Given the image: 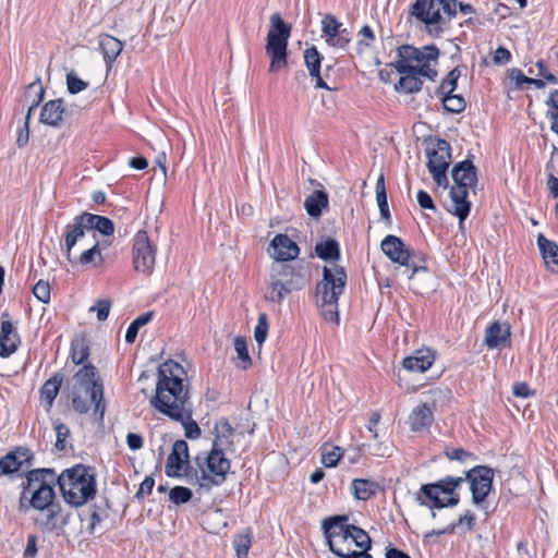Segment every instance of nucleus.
<instances>
[{
  "label": "nucleus",
  "mask_w": 558,
  "mask_h": 558,
  "mask_svg": "<svg viewBox=\"0 0 558 558\" xmlns=\"http://www.w3.org/2000/svg\"><path fill=\"white\" fill-rule=\"evenodd\" d=\"M190 399V383L184 367L173 360L161 363L150 407L175 422H184L193 412Z\"/></svg>",
  "instance_id": "nucleus-1"
},
{
  "label": "nucleus",
  "mask_w": 558,
  "mask_h": 558,
  "mask_svg": "<svg viewBox=\"0 0 558 558\" xmlns=\"http://www.w3.org/2000/svg\"><path fill=\"white\" fill-rule=\"evenodd\" d=\"M56 483L57 474L52 469H35L27 472L19 499L20 511L27 512L29 509L38 511L54 505Z\"/></svg>",
  "instance_id": "nucleus-2"
},
{
  "label": "nucleus",
  "mask_w": 558,
  "mask_h": 558,
  "mask_svg": "<svg viewBox=\"0 0 558 558\" xmlns=\"http://www.w3.org/2000/svg\"><path fill=\"white\" fill-rule=\"evenodd\" d=\"M217 435L213 448L202 466V486L221 485L230 470V461L225 457V451L231 446L230 436L233 434L231 425L227 421L219 422L215 427Z\"/></svg>",
  "instance_id": "nucleus-3"
},
{
  "label": "nucleus",
  "mask_w": 558,
  "mask_h": 558,
  "mask_svg": "<svg viewBox=\"0 0 558 558\" xmlns=\"http://www.w3.org/2000/svg\"><path fill=\"white\" fill-rule=\"evenodd\" d=\"M62 496L71 506L78 507L94 498L96 494V478L93 470L77 464L63 471L57 476Z\"/></svg>",
  "instance_id": "nucleus-4"
},
{
  "label": "nucleus",
  "mask_w": 558,
  "mask_h": 558,
  "mask_svg": "<svg viewBox=\"0 0 558 558\" xmlns=\"http://www.w3.org/2000/svg\"><path fill=\"white\" fill-rule=\"evenodd\" d=\"M307 282L308 277L303 272L302 267L274 263L266 279L264 298L266 301L281 304L286 295L302 290Z\"/></svg>",
  "instance_id": "nucleus-5"
},
{
  "label": "nucleus",
  "mask_w": 558,
  "mask_h": 558,
  "mask_svg": "<svg viewBox=\"0 0 558 558\" xmlns=\"http://www.w3.org/2000/svg\"><path fill=\"white\" fill-rule=\"evenodd\" d=\"M439 49L435 45L416 48L410 45L400 46L393 62L398 73L415 72L424 78L435 81L438 75Z\"/></svg>",
  "instance_id": "nucleus-6"
},
{
  "label": "nucleus",
  "mask_w": 558,
  "mask_h": 558,
  "mask_svg": "<svg viewBox=\"0 0 558 558\" xmlns=\"http://www.w3.org/2000/svg\"><path fill=\"white\" fill-rule=\"evenodd\" d=\"M453 186L450 190L451 207L449 213L459 218V225L463 221L471 210V202L468 199L469 191L476 185V168L470 160L457 163L452 169Z\"/></svg>",
  "instance_id": "nucleus-7"
},
{
  "label": "nucleus",
  "mask_w": 558,
  "mask_h": 558,
  "mask_svg": "<svg viewBox=\"0 0 558 558\" xmlns=\"http://www.w3.org/2000/svg\"><path fill=\"white\" fill-rule=\"evenodd\" d=\"M456 13L457 0H416L411 8V14L433 35L442 33Z\"/></svg>",
  "instance_id": "nucleus-8"
},
{
  "label": "nucleus",
  "mask_w": 558,
  "mask_h": 558,
  "mask_svg": "<svg viewBox=\"0 0 558 558\" xmlns=\"http://www.w3.org/2000/svg\"><path fill=\"white\" fill-rule=\"evenodd\" d=\"M463 482V477L447 476L436 483L424 484L416 493L415 500L429 509L453 507L460 500L454 490Z\"/></svg>",
  "instance_id": "nucleus-9"
},
{
  "label": "nucleus",
  "mask_w": 558,
  "mask_h": 558,
  "mask_svg": "<svg viewBox=\"0 0 558 558\" xmlns=\"http://www.w3.org/2000/svg\"><path fill=\"white\" fill-rule=\"evenodd\" d=\"M290 36L291 25L286 24L278 12L271 14L265 47L266 53L270 58V72H279L287 66V48Z\"/></svg>",
  "instance_id": "nucleus-10"
},
{
  "label": "nucleus",
  "mask_w": 558,
  "mask_h": 558,
  "mask_svg": "<svg viewBox=\"0 0 558 558\" xmlns=\"http://www.w3.org/2000/svg\"><path fill=\"white\" fill-rule=\"evenodd\" d=\"M347 284V272L343 267L333 265L323 268V280L316 286V296L322 305H335L343 293Z\"/></svg>",
  "instance_id": "nucleus-11"
},
{
  "label": "nucleus",
  "mask_w": 558,
  "mask_h": 558,
  "mask_svg": "<svg viewBox=\"0 0 558 558\" xmlns=\"http://www.w3.org/2000/svg\"><path fill=\"white\" fill-rule=\"evenodd\" d=\"M348 521V517H332L324 521L323 527L328 541L330 550L341 558H354L357 550L352 549V543L347 535L343 523Z\"/></svg>",
  "instance_id": "nucleus-12"
},
{
  "label": "nucleus",
  "mask_w": 558,
  "mask_h": 558,
  "mask_svg": "<svg viewBox=\"0 0 558 558\" xmlns=\"http://www.w3.org/2000/svg\"><path fill=\"white\" fill-rule=\"evenodd\" d=\"M74 379L90 397V401L94 403L95 413H98L100 417H102L106 410V403L104 399V385L98 376L97 368L92 364L84 365L74 375Z\"/></svg>",
  "instance_id": "nucleus-13"
},
{
  "label": "nucleus",
  "mask_w": 558,
  "mask_h": 558,
  "mask_svg": "<svg viewBox=\"0 0 558 558\" xmlns=\"http://www.w3.org/2000/svg\"><path fill=\"white\" fill-rule=\"evenodd\" d=\"M133 267L137 272L150 275L156 263V245L144 230H140L133 238L132 247Z\"/></svg>",
  "instance_id": "nucleus-14"
},
{
  "label": "nucleus",
  "mask_w": 558,
  "mask_h": 558,
  "mask_svg": "<svg viewBox=\"0 0 558 558\" xmlns=\"http://www.w3.org/2000/svg\"><path fill=\"white\" fill-rule=\"evenodd\" d=\"M427 168L438 186H448L447 169L451 161L450 145L445 140H438L433 147L427 148Z\"/></svg>",
  "instance_id": "nucleus-15"
},
{
  "label": "nucleus",
  "mask_w": 558,
  "mask_h": 558,
  "mask_svg": "<svg viewBox=\"0 0 558 558\" xmlns=\"http://www.w3.org/2000/svg\"><path fill=\"white\" fill-rule=\"evenodd\" d=\"M470 482L472 501L478 508L486 510V497L493 488L494 471L485 465H477L466 472Z\"/></svg>",
  "instance_id": "nucleus-16"
},
{
  "label": "nucleus",
  "mask_w": 558,
  "mask_h": 558,
  "mask_svg": "<svg viewBox=\"0 0 558 558\" xmlns=\"http://www.w3.org/2000/svg\"><path fill=\"white\" fill-rule=\"evenodd\" d=\"M33 460L34 454L29 449L17 447L0 459V475L27 474Z\"/></svg>",
  "instance_id": "nucleus-17"
},
{
  "label": "nucleus",
  "mask_w": 558,
  "mask_h": 558,
  "mask_svg": "<svg viewBox=\"0 0 558 558\" xmlns=\"http://www.w3.org/2000/svg\"><path fill=\"white\" fill-rule=\"evenodd\" d=\"M21 343L16 326L9 319L7 312L1 315L0 324V356L9 357L13 354Z\"/></svg>",
  "instance_id": "nucleus-18"
},
{
  "label": "nucleus",
  "mask_w": 558,
  "mask_h": 558,
  "mask_svg": "<svg viewBox=\"0 0 558 558\" xmlns=\"http://www.w3.org/2000/svg\"><path fill=\"white\" fill-rule=\"evenodd\" d=\"M342 24L337 19L327 14L322 21L323 37L333 47L344 48L350 41V33L345 28H341Z\"/></svg>",
  "instance_id": "nucleus-19"
},
{
  "label": "nucleus",
  "mask_w": 558,
  "mask_h": 558,
  "mask_svg": "<svg viewBox=\"0 0 558 558\" xmlns=\"http://www.w3.org/2000/svg\"><path fill=\"white\" fill-rule=\"evenodd\" d=\"M383 253L392 262L408 266L411 257L409 247L396 235H387L380 243Z\"/></svg>",
  "instance_id": "nucleus-20"
},
{
  "label": "nucleus",
  "mask_w": 558,
  "mask_h": 558,
  "mask_svg": "<svg viewBox=\"0 0 558 558\" xmlns=\"http://www.w3.org/2000/svg\"><path fill=\"white\" fill-rule=\"evenodd\" d=\"M270 256L282 263L295 259L300 254L298 244L287 234H277L270 243Z\"/></svg>",
  "instance_id": "nucleus-21"
},
{
  "label": "nucleus",
  "mask_w": 558,
  "mask_h": 558,
  "mask_svg": "<svg viewBox=\"0 0 558 558\" xmlns=\"http://www.w3.org/2000/svg\"><path fill=\"white\" fill-rule=\"evenodd\" d=\"M189 463V446L185 440H177L168 456L165 472L170 477L181 475V471Z\"/></svg>",
  "instance_id": "nucleus-22"
},
{
  "label": "nucleus",
  "mask_w": 558,
  "mask_h": 558,
  "mask_svg": "<svg viewBox=\"0 0 558 558\" xmlns=\"http://www.w3.org/2000/svg\"><path fill=\"white\" fill-rule=\"evenodd\" d=\"M86 225L81 220V215L74 217L73 221L64 229V253L66 259L73 264L72 250L76 243L85 235Z\"/></svg>",
  "instance_id": "nucleus-23"
},
{
  "label": "nucleus",
  "mask_w": 558,
  "mask_h": 558,
  "mask_svg": "<svg viewBox=\"0 0 558 558\" xmlns=\"http://www.w3.org/2000/svg\"><path fill=\"white\" fill-rule=\"evenodd\" d=\"M65 111L66 109L62 99L49 100L41 108L39 121L44 124L59 128L63 122Z\"/></svg>",
  "instance_id": "nucleus-24"
},
{
  "label": "nucleus",
  "mask_w": 558,
  "mask_h": 558,
  "mask_svg": "<svg viewBox=\"0 0 558 558\" xmlns=\"http://www.w3.org/2000/svg\"><path fill=\"white\" fill-rule=\"evenodd\" d=\"M435 356L429 349H420L402 361V365L410 372L424 373L434 364Z\"/></svg>",
  "instance_id": "nucleus-25"
},
{
  "label": "nucleus",
  "mask_w": 558,
  "mask_h": 558,
  "mask_svg": "<svg viewBox=\"0 0 558 558\" xmlns=\"http://www.w3.org/2000/svg\"><path fill=\"white\" fill-rule=\"evenodd\" d=\"M434 421V408L426 403L416 405L409 416L410 427L413 432L428 428Z\"/></svg>",
  "instance_id": "nucleus-26"
},
{
  "label": "nucleus",
  "mask_w": 558,
  "mask_h": 558,
  "mask_svg": "<svg viewBox=\"0 0 558 558\" xmlns=\"http://www.w3.org/2000/svg\"><path fill=\"white\" fill-rule=\"evenodd\" d=\"M304 61L310 75L315 78V87L329 89L320 75L322 56L316 47L313 46L304 51Z\"/></svg>",
  "instance_id": "nucleus-27"
},
{
  "label": "nucleus",
  "mask_w": 558,
  "mask_h": 558,
  "mask_svg": "<svg viewBox=\"0 0 558 558\" xmlns=\"http://www.w3.org/2000/svg\"><path fill=\"white\" fill-rule=\"evenodd\" d=\"M509 337L510 328L508 325L494 323L486 330L485 344L490 349L504 347L509 342Z\"/></svg>",
  "instance_id": "nucleus-28"
},
{
  "label": "nucleus",
  "mask_w": 558,
  "mask_h": 558,
  "mask_svg": "<svg viewBox=\"0 0 558 558\" xmlns=\"http://www.w3.org/2000/svg\"><path fill=\"white\" fill-rule=\"evenodd\" d=\"M99 47L107 65L110 68L123 49V44L118 38L101 34L99 36Z\"/></svg>",
  "instance_id": "nucleus-29"
},
{
  "label": "nucleus",
  "mask_w": 558,
  "mask_h": 558,
  "mask_svg": "<svg viewBox=\"0 0 558 558\" xmlns=\"http://www.w3.org/2000/svg\"><path fill=\"white\" fill-rule=\"evenodd\" d=\"M40 514L35 522L43 532H53L58 527L61 507L58 504L51 505L44 510H39Z\"/></svg>",
  "instance_id": "nucleus-30"
},
{
  "label": "nucleus",
  "mask_w": 558,
  "mask_h": 558,
  "mask_svg": "<svg viewBox=\"0 0 558 558\" xmlns=\"http://www.w3.org/2000/svg\"><path fill=\"white\" fill-rule=\"evenodd\" d=\"M81 220L85 222L87 230H96L102 235L109 236L114 232L112 220L105 216L83 213L81 214Z\"/></svg>",
  "instance_id": "nucleus-31"
},
{
  "label": "nucleus",
  "mask_w": 558,
  "mask_h": 558,
  "mask_svg": "<svg viewBox=\"0 0 558 558\" xmlns=\"http://www.w3.org/2000/svg\"><path fill=\"white\" fill-rule=\"evenodd\" d=\"M401 77L398 83L395 84V89L399 93L413 94L422 89L423 81L418 73L415 72H403L400 73Z\"/></svg>",
  "instance_id": "nucleus-32"
},
{
  "label": "nucleus",
  "mask_w": 558,
  "mask_h": 558,
  "mask_svg": "<svg viewBox=\"0 0 558 558\" xmlns=\"http://www.w3.org/2000/svg\"><path fill=\"white\" fill-rule=\"evenodd\" d=\"M328 206V195L324 191H314L305 198L304 207L311 217H319L323 208Z\"/></svg>",
  "instance_id": "nucleus-33"
},
{
  "label": "nucleus",
  "mask_w": 558,
  "mask_h": 558,
  "mask_svg": "<svg viewBox=\"0 0 558 558\" xmlns=\"http://www.w3.org/2000/svg\"><path fill=\"white\" fill-rule=\"evenodd\" d=\"M73 264L90 268L102 265L104 257L100 251V243L96 242L92 247L83 251L77 258H73Z\"/></svg>",
  "instance_id": "nucleus-34"
},
{
  "label": "nucleus",
  "mask_w": 558,
  "mask_h": 558,
  "mask_svg": "<svg viewBox=\"0 0 558 558\" xmlns=\"http://www.w3.org/2000/svg\"><path fill=\"white\" fill-rule=\"evenodd\" d=\"M343 527L345 530L347 535L351 539V543L355 545V547L360 548V551L367 553V550L371 548V537L369 535L362 529L348 524L347 522L343 523Z\"/></svg>",
  "instance_id": "nucleus-35"
},
{
  "label": "nucleus",
  "mask_w": 558,
  "mask_h": 558,
  "mask_svg": "<svg viewBox=\"0 0 558 558\" xmlns=\"http://www.w3.org/2000/svg\"><path fill=\"white\" fill-rule=\"evenodd\" d=\"M28 88L32 90V89H35L37 95H38V99L36 101H34L31 107L28 108V111H27V114L25 117V125H24V129L20 132L19 136H17V140H16V143L19 145V147H23L27 144L28 142V137H29V130H28V124H29V120H31V116L34 111V109L38 106V104L43 99V96H44V89L41 87V85H36V84H31L28 86Z\"/></svg>",
  "instance_id": "nucleus-36"
},
{
  "label": "nucleus",
  "mask_w": 558,
  "mask_h": 558,
  "mask_svg": "<svg viewBox=\"0 0 558 558\" xmlns=\"http://www.w3.org/2000/svg\"><path fill=\"white\" fill-rule=\"evenodd\" d=\"M352 489L356 499L368 500L376 494L378 484L374 481L356 478L352 482Z\"/></svg>",
  "instance_id": "nucleus-37"
},
{
  "label": "nucleus",
  "mask_w": 558,
  "mask_h": 558,
  "mask_svg": "<svg viewBox=\"0 0 558 558\" xmlns=\"http://www.w3.org/2000/svg\"><path fill=\"white\" fill-rule=\"evenodd\" d=\"M315 253L323 260L336 262L340 258L339 243L333 239L319 242L315 246Z\"/></svg>",
  "instance_id": "nucleus-38"
},
{
  "label": "nucleus",
  "mask_w": 558,
  "mask_h": 558,
  "mask_svg": "<svg viewBox=\"0 0 558 558\" xmlns=\"http://www.w3.org/2000/svg\"><path fill=\"white\" fill-rule=\"evenodd\" d=\"M537 245L546 264H558V245L555 242L538 234Z\"/></svg>",
  "instance_id": "nucleus-39"
},
{
  "label": "nucleus",
  "mask_w": 558,
  "mask_h": 558,
  "mask_svg": "<svg viewBox=\"0 0 558 558\" xmlns=\"http://www.w3.org/2000/svg\"><path fill=\"white\" fill-rule=\"evenodd\" d=\"M508 75H509L510 81L513 82L515 87L519 89H523L525 84L534 85L537 88H543L545 86V83L543 80L529 77V76L524 75L520 69L509 70Z\"/></svg>",
  "instance_id": "nucleus-40"
},
{
  "label": "nucleus",
  "mask_w": 558,
  "mask_h": 558,
  "mask_svg": "<svg viewBox=\"0 0 558 558\" xmlns=\"http://www.w3.org/2000/svg\"><path fill=\"white\" fill-rule=\"evenodd\" d=\"M61 384L62 377L59 375H54L43 385L40 393L43 399L46 400L49 405H51L53 400L56 399L61 387Z\"/></svg>",
  "instance_id": "nucleus-41"
},
{
  "label": "nucleus",
  "mask_w": 558,
  "mask_h": 558,
  "mask_svg": "<svg viewBox=\"0 0 558 558\" xmlns=\"http://www.w3.org/2000/svg\"><path fill=\"white\" fill-rule=\"evenodd\" d=\"M89 355V348L84 338H76L71 343V357L74 364H83Z\"/></svg>",
  "instance_id": "nucleus-42"
},
{
  "label": "nucleus",
  "mask_w": 558,
  "mask_h": 558,
  "mask_svg": "<svg viewBox=\"0 0 558 558\" xmlns=\"http://www.w3.org/2000/svg\"><path fill=\"white\" fill-rule=\"evenodd\" d=\"M441 101L446 111L460 113L465 109L466 102L461 95L453 93L441 95Z\"/></svg>",
  "instance_id": "nucleus-43"
},
{
  "label": "nucleus",
  "mask_w": 558,
  "mask_h": 558,
  "mask_svg": "<svg viewBox=\"0 0 558 558\" xmlns=\"http://www.w3.org/2000/svg\"><path fill=\"white\" fill-rule=\"evenodd\" d=\"M343 454V450L338 446L325 445L322 450V463L326 468H333L337 465Z\"/></svg>",
  "instance_id": "nucleus-44"
},
{
  "label": "nucleus",
  "mask_w": 558,
  "mask_h": 558,
  "mask_svg": "<svg viewBox=\"0 0 558 558\" xmlns=\"http://www.w3.org/2000/svg\"><path fill=\"white\" fill-rule=\"evenodd\" d=\"M153 318V313H144L140 315L136 319H134L131 325L128 327L126 333H125V341L128 343H133L136 339L137 332L140 328L147 325Z\"/></svg>",
  "instance_id": "nucleus-45"
},
{
  "label": "nucleus",
  "mask_w": 558,
  "mask_h": 558,
  "mask_svg": "<svg viewBox=\"0 0 558 558\" xmlns=\"http://www.w3.org/2000/svg\"><path fill=\"white\" fill-rule=\"evenodd\" d=\"M376 198H377V204H378L381 217L385 219H389L390 213H389L386 187H385V180H384L383 174L378 178L377 183H376Z\"/></svg>",
  "instance_id": "nucleus-46"
},
{
  "label": "nucleus",
  "mask_w": 558,
  "mask_h": 558,
  "mask_svg": "<svg viewBox=\"0 0 558 558\" xmlns=\"http://www.w3.org/2000/svg\"><path fill=\"white\" fill-rule=\"evenodd\" d=\"M252 544L250 532L236 534L233 538V547L238 558H246Z\"/></svg>",
  "instance_id": "nucleus-47"
},
{
  "label": "nucleus",
  "mask_w": 558,
  "mask_h": 558,
  "mask_svg": "<svg viewBox=\"0 0 558 558\" xmlns=\"http://www.w3.org/2000/svg\"><path fill=\"white\" fill-rule=\"evenodd\" d=\"M460 75H461V72L458 68H454L453 70H451L448 73V75L446 76V78L442 80V82L439 86L438 93L440 95L453 93L454 89L457 88V84H458V80H459Z\"/></svg>",
  "instance_id": "nucleus-48"
},
{
  "label": "nucleus",
  "mask_w": 558,
  "mask_h": 558,
  "mask_svg": "<svg viewBox=\"0 0 558 558\" xmlns=\"http://www.w3.org/2000/svg\"><path fill=\"white\" fill-rule=\"evenodd\" d=\"M234 349L238 353L239 360H241L240 367L246 369L252 364L251 356L248 354L247 344L244 338L236 337L234 339Z\"/></svg>",
  "instance_id": "nucleus-49"
},
{
  "label": "nucleus",
  "mask_w": 558,
  "mask_h": 558,
  "mask_svg": "<svg viewBox=\"0 0 558 558\" xmlns=\"http://www.w3.org/2000/svg\"><path fill=\"white\" fill-rule=\"evenodd\" d=\"M193 493L184 486H175L170 489L169 499L175 505L186 504L192 499Z\"/></svg>",
  "instance_id": "nucleus-50"
},
{
  "label": "nucleus",
  "mask_w": 558,
  "mask_h": 558,
  "mask_svg": "<svg viewBox=\"0 0 558 558\" xmlns=\"http://www.w3.org/2000/svg\"><path fill=\"white\" fill-rule=\"evenodd\" d=\"M547 104L549 105L547 114L551 120L550 130L558 134V90H555L550 94Z\"/></svg>",
  "instance_id": "nucleus-51"
},
{
  "label": "nucleus",
  "mask_w": 558,
  "mask_h": 558,
  "mask_svg": "<svg viewBox=\"0 0 558 558\" xmlns=\"http://www.w3.org/2000/svg\"><path fill=\"white\" fill-rule=\"evenodd\" d=\"M268 317L266 313H260L258 315L257 325L254 330V337L256 342L260 345L267 338L268 335Z\"/></svg>",
  "instance_id": "nucleus-52"
},
{
  "label": "nucleus",
  "mask_w": 558,
  "mask_h": 558,
  "mask_svg": "<svg viewBox=\"0 0 558 558\" xmlns=\"http://www.w3.org/2000/svg\"><path fill=\"white\" fill-rule=\"evenodd\" d=\"M535 68L537 71H535L534 69H530L529 72L531 74H534L535 76H537V78H541L547 83H550V84H557L558 83V80L557 77L551 74L547 68H546V64L543 60H538L536 63H535Z\"/></svg>",
  "instance_id": "nucleus-53"
},
{
  "label": "nucleus",
  "mask_w": 558,
  "mask_h": 558,
  "mask_svg": "<svg viewBox=\"0 0 558 558\" xmlns=\"http://www.w3.org/2000/svg\"><path fill=\"white\" fill-rule=\"evenodd\" d=\"M66 85L68 90L71 94H77L85 90L88 86V83L81 80L73 71L66 74Z\"/></svg>",
  "instance_id": "nucleus-54"
},
{
  "label": "nucleus",
  "mask_w": 558,
  "mask_h": 558,
  "mask_svg": "<svg viewBox=\"0 0 558 558\" xmlns=\"http://www.w3.org/2000/svg\"><path fill=\"white\" fill-rule=\"evenodd\" d=\"M35 298L43 302L49 303L50 301V286L48 281L39 280L33 288Z\"/></svg>",
  "instance_id": "nucleus-55"
},
{
  "label": "nucleus",
  "mask_w": 558,
  "mask_h": 558,
  "mask_svg": "<svg viewBox=\"0 0 558 558\" xmlns=\"http://www.w3.org/2000/svg\"><path fill=\"white\" fill-rule=\"evenodd\" d=\"M475 514L468 510L464 514L460 515L457 522H453L450 525H456V530L462 527L464 531L471 532L475 525Z\"/></svg>",
  "instance_id": "nucleus-56"
},
{
  "label": "nucleus",
  "mask_w": 558,
  "mask_h": 558,
  "mask_svg": "<svg viewBox=\"0 0 558 558\" xmlns=\"http://www.w3.org/2000/svg\"><path fill=\"white\" fill-rule=\"evenodd\" d=\"M111 308V302L109 300H99L93 305L89 311L97 313L99 322H104L108 318Z\"/></svg>",
  "instance_id": "nucleus-57"
},
{
  "label": "nucleus",
  "mask_w": 558,
  "mask_h": 558,
  "mask_svg": "<svg viewBox=\"0 0 558 558\" xmlns=\"http://www.w3.org/2000/svg\"><path fill=\"white\" fill-rule=\"evenodd\" d=\"M54 430H56V434H57V441H56V447L58 449H64L65 445V439L68 438V436L70 435V429L69 427L63 424V423H60V422H56L54 423Z\"/></svg>",
  "instance_id": "nucleus-58"
},
{
  "label": "nucleus",
  "mask_w": 558,
  "mask_h": 558,
  "mask_svg": "<svg viewBox=\"0 0 558 558\" xmlns=\"http://www.w3.org/2000/svg\"><path fill=\"white\" fill-rule=\"evenodd\" d=\"M445 453L448 459L458 460L461 462H464L473 458V454L471 452L465 451L462 448H447Z\"/></svg>",
  "instance_id": "nucleus-59"
},
{
  "label": "nucleus",
  "mask_w": 558,
  "mask_h": 558,
  "mask_svg": "<svg viewBox=\"0 0 558 558\" xmlns=\"http://www.w3.org/2000/svg\"><path fill=\"white\" fill-rule=\"evenodd\" d=\"M185 429V436L190 439H196L201 436V428L195 421L191 418L181 422Z\"/></svg>",
  "instance_id": "nucleus-60"
},
{
  "label": "nucleus",
  "mask_w": 558,
  "mask_h": 558,
  "mask_svg": "<svg viewBox=\"0 0 558 558\" xmlns=\"http://www.w3.org/2000/svg\"><path fill=\"white\" fill-rule=\"evenodd\" d=\"M416 199H417L418 205L423 209H430V210L436 209V206H435L430 195L427 192L420 190L417 192Z\"/></svg>",
  "instance_id": "nucleus-61"
},
{
  "label": "nucleus",
  "mask_w": 558,
  "mask_h": 558,
  "mask_svg": "<svg viewBox=\"0 0 558 558\" xmlns=\"http://www.w3.org/2000/svg\"><path fill=\"white\" fill-rule=\"evenodd\" d=\"M72 404L74 410L78 413H86L89 411L90 407L94 405V403L90 400H85L80 396L73 397Z\"/></svg>",
  "instance_id": "nucleus-62"
},
{
  "label": "nucleus",
  "mask_w": 558,
  "mask_h": 558,
  "mask_svg": "<svg viewBox=\"0 0 558 558\" xmlns=\"http://www.w3.org/2000/svg\"><path fill=\"white\" fill-rule=\"evenodd\" d=\"M126 444L131 450H138L143 447V437L140 434L129 433Z\"/></svg>",
  "instance_id": "nucleus-63"
},
{
  "label": "nucleus",
  "mask_w": 558,
  "mask_h": 558,
  "mask_svg": "<svg viewBox=\"0 0 558 558\" xmlns=\"http://www.w3.org/2000/svg\"><path fill=\"white\" fill-rule=\"evenodd\" d=\"M511 59V53L507 48L499 47L496 49L494 53L495 63L505 64L508 63Z\"/></svg>",
  "instance_id": "nucleus-64"
}]
</instances>
